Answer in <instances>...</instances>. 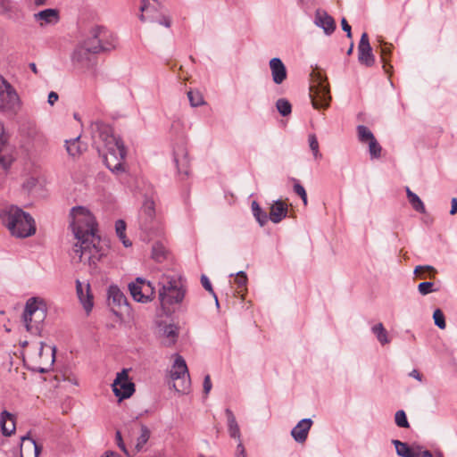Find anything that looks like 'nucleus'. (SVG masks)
<instances>
[{"label":"nucleus","instance_id":"nucleus-1","mask_svg":"<svg viewBox=\"0 0 457 457\" xmlns=\"http://www.w3.org/2000/svg\"><path fill=\"white\" fill-rule=\"evenodd\" d=\"M70 217L71 219L70 226L77 239L72 248V258H78L79 262L95 267L104 255L99 245L100 237L96 234L97 231L96 219L89 210L83 206L72 207Z\"/></svg>","mask_w":457,"mask_h":457},{"label":"nucleus","instance_id":"nucleus-2","mask_svg":"<svg viewBox=\"0 0 457 457\" xmlns=\"http://www.w3.org/2000/svg\"><path fill=\"white\" fill-rule=\"evenodd\" d=\"M91 133L94 142H102L106 149V154L104 155L106 167L112 172L122 171L123 162L127 155L122 139L114 135L109 124L100 120L91 124Z\"/></svg>","mask_w":457,"mask_h":457},{"label":"nucleus","instance_id":"nucleus-3","mask_svg":"<svg viewBox=\"0 0 457 457\" xmlns=\"http://www.w3.org/2000/svg\"><path fill=\"white\" fill-rule=\"evenodd\" d=\"M3 224L12 236L25 238L36 232L35 220L32 216L18 206L11 205L0 212Z\"/></svg>","mask_w":457,"mask_h":457},{"label":"nucleus","instance_id":"nucleus-4","mask_svg":"<svg viewBox=\"0 0 457 457\" xmlns=\"http://www.w3.org/2000/svg\"><path fill=\"white\" fill-rule=\"evenodd\" d=\"M160 284L159 301L163 308L180 303L185 298L186 281L180 276H166Z\"/></svg>","mask_w":457,"mask_h":457},{"label":"nucleus","instance_id":"nucleus-5","mask_svg":"<svg viewBox=\"0 0 457 457\" xmlns=\"http://www.w3.org/2000/svg\"><path fill=\"white\" fill-rule=\"evenodd\" d=\"M46 317V304L44 300L39 297L29 298L22 314L27 331L33 334L39 333Z\"/></svg>","mask_w":457,"mask_h":457},{"label":"nucleus","instance_id":"nucleus-6","mask_svg":"<svg viewBox=\"0 0 457 457\" xmlns=\"http://www.w3.org/2000/svg\"><path fill=\"white\" fill-rule=\"evenodd\" d=\"M170 378L173 380L172 387L179 393H187L190 387V378L187 366L184 358L179 354L170 370Z\"/></svg>","mask_w":457,"mask_h":457},{"label":"nucleus","instance_id":"nucleus-7","mask_svg":"<svg viewBox=\"0 0 457 457\" xmlns=\"http://www.w3.org/2000/svg\"><path fill=\"white\" fill-rule=\"evenodd\" d=\"M20 105V98L12 85L0 75V111H14Z\"/></svg>","mask_w":457,"mask_h":457},{"label":"nucleus","instance_id":"nucleus-8","mask_svg":"<svg viewBox=\"0 0 457 457\" xmlns=\"http://www.w3.org/2000/svg\"><path fill=\"white\" fill-rule=\"evenodd\" d=\"M128 373L126 369L118 372L112 385L113 394L120 402L129 398L135 392V384L129 378Z\"/></svg>","mask_w":457,"mask_h":457},{"label":"nucleus","instance_id":"nucleus-9","mask_svg":"<svg viewBox=\"0 0 457 457\" xmlns=\"http://www.w3.org/2000/svg\"><path fill=\"white\" fill-rule=\"evenodd\" d=\"M107 30L103 27L93 28L90 31V37L86 39L82 44L86 48L97 47L96 51H90L91 54H96L101 52H109L115 48L113 42L104 44V37L106 36Z\"/></svg>","mask_w":457,"mask_h":457},{"label":"nucleus","instance_id":"nucleus-10","mask_svg":"<svg viewBox=\"0 0 457 457\" xmlns=\"http://www.w3.org/2000/svg\"><path fill=\"white\" fill-rule=\"evenodd\" d=\"M310 98L313 108H328L331 100L329 89L322 81H318L310 87Z\"/></svg>","mask_w":457,"mask_h":457},{"label":"nucleus","instance_id":"nucleus-11","mask_svg":"<svg viewBox=\"0 0 457 457\" xmlns=\"http://www.w3.org/2000/svg\"><path fill=\"white\" fill-rule=\"evenodd\" d=\"M173 162L176 165L178 175L181 180L186 179L189 176V159L187 151L183 145L179 146L173 151Z\"/></svg>","mask_w":457,"mask_h":457},{"label":"nucleus","instance_id":"nucleus-12","mask_svg":"<svg viewBox=\"0 0 457 457\" xmlns=\"http://www.w3.org/2000/svg\"><path fill=\"white\" fill-rule=\"evenodd\" d=\"M358 61L361 64L371 67L375 63V57L372 53L369 37L367 33H363L358 45Z\"/></svg>","mask_w":457,"mask_h":457},{"label":"nucleus","instance_id":"nucleus-13","mask_svg":"<svg viewBox=\"0 0 457 457\" xmlns=\"http://www.w3.org/2000/svg\"><path fill=\"white\" fill-rule=\"evenodd\" d=\"M96 49L98 48H86L83 44L78 46L71 56L72 62L80 68H89L93 64V54L90 51H96Z\"/></svg>","mask_w":457,"mask_h":457},{"label":"nucleus","instance_id":"nucleus-14","mask_svg":"<svg viewBox=\"0 0 457 457\" xmlns=\"http://www.w3.org/2000/svg\"><path fill=\"white\" fill-rule=\"evenodd\" d=\"M314 24L317 27L321 28L324 33L328 36L331 35L337 28L333 17L326 11L320 9H318L315 12Z\"/></svg>","mask_w":457,"mask_h":457},{"label":"nucleus","instance_id":"nucleus-15","mask_svg":"<svg viewBox=\"0 0 457 457\" xmlns=\"http://www.w3.org/2000/svg\"><path fill=\"white\" fill-rule=\"evenodd\" d=\"M160 4L156 0H142L140 5L139 20L145 21H154L156 16L159 15L158 7Z\"/></svg>","mask_w":457,"mask_h":457},{"label":"nucleus","instance_id":"nucleus-16","mask_svg":"<svg viewBox=\"0 0 457 457\" xmlns=\"http://www.w3.org/2000/svg\"><path fill=\"white\" fill-rule=\"evenodd\" d=\"M312 420L310 418L301 420L291 430V436L295 442L303 444L308 437L309 431L312 426Z\"/></svg>","mask_w":457,"mask_h":457},{"label":"nucleus","instance_id":"nucleus-17","mask_svg":"<svg viewBox=\"0 0 457 457\" xmlns=\"http://www.w3.org/2000/svg\"><path fill=\"white\" fill-rule=\"evenodd\" d=\"M108 304L111 306L113 313L117 314L118 311L114 308H121L128 305L127 297L117 286H110L108 289Z\"/></svg>","mask_w":457,"mask_h":457},{"label":"nucleus","instance_id":"nucleus-18","mask_svg":"<svg viewBox=\"0 0 457 457\" xmlns=\"http://www.w3.org/2000/svg\"><path fill=\"white\" fill-rule=\"evenodd\" d=\"M269 64L273 82L277 85L283 83L287 77V68L281 59L278 57H274L270 61Z\"/></svg>","mask_w":457,"mask_h":457},{"label":"nucleus","instance_id":"nucleus-19","mask_svg":"<svg viewBox=\"0 0 457 457\" xmlns=\"http://www.w3.org/2000/svg\"><path fill=\"white\" fill-rule=\"evenodd\" d=\"M42 446L29 435L21 437V457H38Z\"/></svg>","mask_w":457,"mask_h":457},{"label":"nucleus","instance_id":"nucleus-20","mask_svg":"<svg viewBox=\"0 0 457 457\" xmlns=\"http://www.w3.org/2000/svg\"><path fill=\"white\" fill-rule=\"evenodd\" d=\"M35 21H37L41 27L46 25H54L60 20L59 11L56 9H45L33 15Z\"/></svg>","mask_w":457,"mask_h":457},{"label":"nucleus","instance_id":"nucleus-21","mask_svg":"<svg viewBox=\"0 0 457 457\" xmlns=\"http://www.w3.org/2000/svg\"><path fill=\"white\" fill-rule=\"evenodd\" d=\"M85 289L86 290L84 291L83 284L79 280H77L76 290L78 297L79 299V302L83 305V308L86 311L87 314H88L92 311L94 306L93 295L90 293L89 284L86 285Z\"/></svg>","mask_w":457,"mask_h":457},{"label":"nucleus","instance_id":"nucleus-22","mask_svg":"<svg viewBox=\"0 0 457 457\" xmlns=\"http://www.w3.org/2000/svg\"><path fill=\"white\" fill-rule=\"evenodd\" d=\"M287 204L282 200H276L270 208L268 217L273 223H278L287 217Z\"/></svg>","mask_w":457,"mask_h":457},{"label":"nucleus","instance_id":"nucleus-23","mask_svg":"<svg viewBox=\"0 0 457 457\" xmlns=\"http://www.w3.org/2000/svg\"><path fill=\"white\" fill-rule=\"evenodd\" d=\"M0 426L4 436H11L15 431L14 416L7 411H3L0 417Z\"/></svg>","mask_w":457,"mask_h":457},{"label":"nucleus","instance_id":"nucleus-24","mask_svg":"<svg viewBox=\"0 0 457 457\" xmlns=\"http://www.w3.org/2000/svg\"><path fill=\"white\" fill-rule=\"evenodd\" d=\"M225 414L228 420V431L230 437L239 440L241 436L240 428L233 411L227 408L225 410Z\"/></svg>","mask_w":457,"mask_h":457},{"label":"nucleus","instance_id":"nucleus-25","mask_svg":"<svg viewBox=\"0 0 457 457\" xmlns=\"http://www.w3.org/2000/svg\"><path fill=\"white\" fill-rule=\"evenodd\" d=\"M395 447L396 453L401 457H418V448L414 449L409 446L407 443L394 439L392 441Z\"/></svg>","mask_w":457,"mask_h":457},{"label":"nucleus","instance_id":"nucleus-26","mask_svg":"<svg viewBox=\"0 0 457 457\" xmlns=\"http://www.w3.org/2000/svg\"><path fill=\"white\" fill-rule=\"evenodd\" d=\"M79 139L80 137H77L70 140H65V147L69 155L75 157L79 155L86 149Z\"/></svg>","mask_w":457,"mask_h":457},{"label":"nucleus","instance_id":"nucleus-27","mask_svg":"<svg viewBox=\"0 0 457 457\" xmlns=\"http://www.w3.org/2000/svg\"><path fill=\"white\" fill-rule=\"evenodd\" d=\"M19 7L12 0H0V14L12 19L18 12Z\"/></svg>","mask_w":457,"mask_h":457},{"label":"nucleus","instance_id":"nucleus-28","mask_svg":"<svg viewBox=\"0 0 457 457\" xmlns=\"http://www.w3.org/2000/svg\"><path fill=\"white\" fill-rule=\"evenodd\" d=\"M155 214L154 202L151 199H146L141 209V218L145 216V226L147 228L146 223L153 220Z\"/></svg>","mask_w":457,"mask_h":457},{"label":"nucleus","instance_id":"nucleus-29","mask_svg":"<svg viewBox=\"0 0 457 457\" xmlns=\"http://www.w3.org/2000/svg\"><path fill=\"white\" fill-rule=\"evenodd\" d=\"M406 195L410 204L416 212L420 213L426 212L425 205L418 195L413 193L409 187L406 188Z\"/></svg>","mask_w":457,"mask_h":457},{"label":"nucleus","instance_id":"nucleus-30","mask_svg":"<svg viewBox=\"0 0 457 457\" xmlns=\"http://www.w3.org/2000/svg\"><path fill=\"white\" fill-rule=\"evenodd\" d=\"M142 278H137L136 281L129 284V289L133 299L137 302L143 303V293H142Z\"/></svg>","mask_w":457,"mask_h":457},{"label":"nucleus","instance_id":"nucleus-31","mask_svg":"<svg viewBox=\"0 0 457 457\" xmlns=\"http://www.w3.org/2000/svg\"><path fill=\"white\" fill-rule=\"evenodd\" d=\"M167 249L160 242H155L152 246V258L157 262H162L167 257Z\"/></svg>","mask_w":457,"mask_h":457},{"label":"nucleus","instance_id":"nucleus-32","mask_svg":"<svg viewBox=\"0 0 457 457\" xmlns=\"http://www.w3.org/2000/svg\"><path fill=\"white\" fill-rule=\"evenodd\" d=\"M115 230L118 237L125 247H129L132 245V242L126 237V223L123 220H118L115 222Z\"/></svg>","mask_w":457,"mask_h":457},{"label":"nucleus","instance_id":"nucleus-33","mask_svg":"<svg viewBox=\"0 0 457 457\" xmlns=\"http://www.w3.org/2000/svg\"><path fill=\"white\" fill-rule=\"evenodd\" d=\"M252 212H253V217L256 219V220L258 221L260 226L262 227L268 222L269 217H268L266 212H264L261 208V206L259 205V204L256 201H253L252 203Z\"/></svg>","mask_w":457,"mask_h":457},{"label":"nucleus","instance_id":"nucleus-34","mask_svg":"<svg viewBox=\"0 0 457 457\" xmlns=\"http://www.w3.org/2000/svg\"><path fill=\"white\" fill-rule=\"evenodd\" d=\"M372 333L376 336L378 341L381 345H386L390 342L387 335V331L384 328L382 323H378L371 328Z\"/></svg>","mask_w":457,"mask_h":457},{"label":"nucleus","instance_id":"nucleus-35","mask_svg":"<svg viewBox=\"0 0 457 457\" xmlns=\"http://www.w3.org/2000/svg\"><path fill=\"white\" fill-rule=\"evenodd\" d=\"M142 293H143V296H144L143 303H148L154 298L155 288L153 286L152 282L143 278Z\"/></svg>","mask_w":457,"mask_h":457},{"label":"nucleus","instance_id":"nucleus-36","mask_svg":"<svg viewBox=\"0 0 457 457\" xmlns=\"http://www.w3.org/2000/svg\"><path fill=\"white\" fill-rule=\"evenodd\" d=\"M150 430L145 425L141 426V434L137 439V444L135 445L136 452L139 453L143 450L145 445L150 438Z\"/></svg>","mask_w":457,"mask_h":457},{"label":"nucleus","instance_id":"nucleus-37","mask_svg":"<svg viewBox=\"0 0 457 457\" xmlns=\"http://www.w3.org/2000/svg\"><path fill=\"white\" fill-rule=\"evenodd\" d=\"M163 336L169 340L168 345H174L179 336L178 327L174 324L166 325L163 328Z\"/></svg>","mask_w":457,"mask_h":457},{"label":"nucleus","instance_id":"nucleus-38","mask_svg":"<svg viewBox=\"0 0 457 457\" xmlns=\"http://www.w3.org/2000/svg\"><path fill=\"white\" fill-rule=\"evenodd\" d=\"M359 140L362 143L370 142L375 139L373 133L364 125L357 127Z\"/></svg>","mask_w":457,"mask_h":457},{"label":"nucleus","instance_id":"nucleus-39","mask_svg":"<svg viewBox=\"0 0 457 457\" xmlns=\"http://www.w3.org/2000/svg\"><path fill=\"white\" fill-rule=\"evenodd\" d=\"M276 107L278 112L284 117L289 115L292 112L291 104L285 98H279L276 103Z\"/></svg>","mask_w":457,"mask_h":457},{"label":"nucleus","instance_id":"nucleus-40","mask_svg":"<svg viewBox=\"0 0 457 457\" xmlns=\"http://www.w3.org/2000/svg\"><path fill=\"white\" fill-rule=\"evenodd\" d=\"M187 97L192 107H198L204 104V97L199 91L189 90Z\"/></svg>","mask_w":457,"mask_h":457},{"label":"nucleus","instance_id":"nucleus-41","mask_svg":"<svg viewBox=\"0 0 457 457\" xmlns=\"http://www.w3.org/2000/svg\"><path fill=\"white\" fill-rule=\"evenodd\" d=\"M308 142H309L310 148H311V150L312 152L313 157L316 160L317 159H321L322 154L320 152L319 142H318V139H317V137H316V136L314 134L309 135Z\"/></svg>","mask_w":457,"mask_h":457},{"label":"nucleus","instance_id":"nucleus-42","mask_svg":"<svg viewBox=\"0 0 457 457\" xmlns=\"http://www.w3.org/2000/svg\"><path fill=\"white\" fill-rule=\"evenodd\" d=\"M381 151L382 147L376 138L369 143V153L371 159H378L381 156Z\"/></svg>","mask_w":457,"mask_h":457},{"label":"nucleus","instance_id":"nucleus-43","mask_svg":"<svg viewBox=\"0 0 457 457\" xmlns=\"http://www.w3.org/2000/svg\"><path fill=\"white\" fill-rule=\"evenodd\" d=\"M395 421L399 428H407L410 427L409 421L406 417V413L403 410H399L395 412Z\"/></svg>","mask_w":457,"mask_h":457},{"label":"nucleus","instance_id":"nucleus-44","mask_svg":"<svg viewBox=\"0 0 457 457\" xmlns=\"http://www.w3.org/2000/svg\"><path fill=\"white\" fill-rule=\"evenodd\" d=\"M435 325L439 328L444 329L446 327L445 319L443 312L440 309L435 310L433 313Z\"/></svg>","mask_w":457,"mask_h":457},{"label":"nucleus","instance_id":"nucleus-45","mask_svg":"<svg viewBox=\"0 0 457 457\" xmlns=\"http://www.w3.org/2000/svg\"><path fill=\"white\" fill-rule=\"evenodd\" d=\"M418 290L420 295H426L429 293L436 292L437 289L434 288L433 282L425 281L419 284Z\"/></svg>","mask_w":457,"mask_h":457},{"label":"nucleus","instance_id":"nucleus-46","mask_svg":"<svg viewBox=\"0 0 457 457\" xmlns=\"http://www.w3.org/2000/svg\"><path fill=\"white\" fill-rule=\"evenodd\" d=\"M235 282L237 285L238 292L241 293L246 287L247 277L244 271H239L236 274Z\"/></svg>","mask_w":457,"mask_h":457},{"label":"nucleus","instance_id":"nucleus-47","mask_svg":"<svg viewBox=\"0 0 457 457\" xmlns=\"http://www.w3.org/2000/svg\"><path fill=\"white\" fill-rule=\"evenodd\" d=\"M201 283H202V286L204 287V288L213 295V297L215 299L216 305H217V307H219L218 297H217L216 294L214 293L212 283L209 280V278H207V276H205V275L201 276Z\"/></svg>","mask_w":457,"mask_h":457},{"label":"nucleus","instance_id":"nucleus-48","mask_svg":"<svg viewBox=\"0 0 457 457\" xmlns=\"http://www.w3.org/2000/svg\"><path fill=\"white\" fill-rule=\"evenodd\" d=\"M294 180L295 181V183L294 185V192L301 197V199L303 202V204L306 205L307 204L306 191H305L304 187L298 181H296L295 179H294Z\"/></svg>","mask_w":457,"mask_h":457},{"label":"nucleus","instance_id":"nucleus-49","mask_svg":"<svg viewBox=\"0 0 457 457\" xmlns=\"http://www.w3.org/2000/svg\"><path fill=\"white\" fill-rule=\"evenodd\" d=\"M38 180L35 177L27 178L22 183V188L28 192H30L37 185Z\"/></svg>","mask_w":457,"mask_h":457},{"label":"nucleus","instance_id":"nucleus-50","mask_svg":"<svg viewBox=\"0 0 457 457\" xmlns=\"http://www.w3.org/2000/svg\"><path fill=\"white\" fill-rule=\"evenodd\" d=\"M154 22H157L166 28H170L171 25L170 18L165 14L160 13L156 16V20Z\"/></svg>","mask_w":457,"mask_h":457},{"label":"nucleus","instance_id":"nucleus-51","mask_svg":"<svg viewBox=\"0 0 457 457\" xmlns=\"http://www.w3.org/2000/svg\"><path fill=\"white\" fill-rule=\"evenodd\" d=\"M115 439H116V443H117V445L119 446V448L127 455V456H129V453L126 448V445L125 444L123 443V440H122V436H121V433L120 431H117L116 434H115Z\"/></svg>","mask_w":457,"mask_h":457},{"label":"nucleus","instance_id":"nucleus-52","mask_svg":"<svg viewBox=\"0 0 457 457\" xmlns=\"http://www.w3.org/2000/svg\"><path fill=\"white\" fill-rule=\"evenodd\" d=\"M424 270H428V271H431L433 273H436V270L432 267V266H429V265H426V266H421V265H419L415 268L414 270V273L419 276L420 278H423V276L420 275V271H424Z\"/></svg>","mask_w":457,"mask_h":457},{"label":"nucleus","instance_id":"nucleus-53","mask_svg":"<svg viewBox=\"0 0 457 457\" xmlns=\"http://www.w3.org/2000/svg\"><path fill=\"white\" fill-rule=\"evenodd\" d=\"M341 26H342V29L346 32V37L348 38H352V28L351 26L348 24L347 21L345 18H342L341 20Z\"/></svg>","mask_w":457,"mask_h":457},{"label":"nucleus","instance_id":"nucleus-54","mask_svg":"<svg viewBox=\"0 0 457 457\" xmlns=\"http://www.w3.org/2000/svg\"><path fill=\"white\" fill-rule=\"evenodd\" d=\"M203 386H204V393L205 395H208L212 389V381H211V378L209 375H206L204 377Z\"/></svg>","mask_w":457,"mask_h":457},{"label":"nucleus","instance_id":"nucleus-55","mask_svg":"<svg viewBox=\"0 0 457 457\" xmlns=\"http://www.w3.org/2000/svg\"><path fill=\"white\" fill-rule=\"evenodd\" d=\"M6 142H7V138L4 136V124L0 121V151H2V149L5 145Z\"/></svg>","mask_w":457,"mask_h":457},{"label":"nucleus","instance_id":"nucleus-56","mask_svg":"<svg viewBox=\"0 0 457 457\" xmlns=\"http://www.w3.org/2000/svg\"><path fill=\"white\" fill-rule=\"evenodd\" d=\"M59 98V96L56 92L51 91L48 95L47 103L50 105H54Z\"/></svg>","mask_w":457,"mask_h":457},{"label":"nucleus","instance_id":"nucleus-57","mask_svg":"<svg viewBox=\"0 0 457 457\" xmlns=\"http://www.w3.org/2000/svg\"><path fill=\"white\" fill-rule=\"evenodd\" d=\"M409 377L415 378V379H416V380H418L419 382H422V380H423V376H422V374H420V372L418 370H416V369L412 370L409 373Z\"/></svg>","mask_w":457,"mask_h":457},{"label":"nucleus","instance_id":"nucleus-58","mask_svg":"<svg viewBox=\"0 0 457 457\" xmlns=\"http://www.w3.org/2000/svg\"><path fill=\"white\" fill-rule=\"evenodd\" d=\"M237 457H245V451L244 445L241 442V439L238 440V445L237 447Z\"/></svg>","mask_w":457,"mask_h":457},{"label":"nucleus","instance_id":"nucleus-59","mask_svg":"<svg viewBox=\"0 0 457 457\" xmlns=\"http://www.w3.org/2000/svg\"><path fill=\"white\" fill-rule=\"evenodd\" d=\"M391 51H390V46H387V45H385L384 46H382L381 48V56H382V59L383 61L386 62V56H388L390 54Z\"/></svg>","mask_w":457,"mask_h":457},{"label":"nucleus","instance_id":"nucleus-60","mask_svg":"<svg viewBox=\"0 0 457 457\" xmlns=\"http://www.w3.org/2000/svg\"><path fill=\"white\" fill-rule=\"evenodd\" d=\"M113 42V44L116 46L115 37L112 33L107 31L106 36L104 37V44H108L109 42Z\"/></svg>","mask_w":457,"mask_h":457},{"label":"nucleus","instance_id":"nucleus-61","mask_svg":"<svg viewBox=\"0 0 457 457\" xmlns=\"http://www.w3.org/2000/svg\"><path fill=\"white\" fill-rule=\"evenodd\" d=\"M418 457H433L432 453L428 450L420 451V447H418Z\"/></svg>","mask_w":457,"mask_h":457},{"label":"nucleus","instance_id":"nucleus-62","mask_svg":"<svg viewBox=\"0 0 457 457\" xmlns=\"http://www.w3.org/2000/svg\"><path fill=\"white\" fill-rule=\"evenodd\" d=\"M451 204L450 214L454 215L457 212V198H453Z\"/></svg>","mask_w":457,"mask_h":457},{"label":"nucleus","instance_id":"nucleus-63","mask_svg":"<svg viewBox=\"0 0 457 457\" xmlns=\"http://www.w3.org/2000/svg\"><path fill=\"white\" fill-rule=\"evenodd\" d=\"M29 66L30 70H31L35 74H37V65H36V63H34V62H30Z\"/></svg>","mask_w":457,"mask_h":457},{"label":"nucleus","instance_id":"nucleus-64","mask_svg":"<svg viewBox=\"0 0 457 457\" xmlns=\"http://www.w3.org/2000/svg\"><path fill=\"white\" fill-rule=\"evenodd\" d=\"M104 457H119V455L114 452H106Z\"/></svg>","mask_w":457,"mask_h":457}]
</instances>
